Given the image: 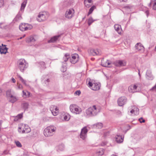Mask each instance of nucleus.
Masks as SVG:
<instances>
[{"label": "nucleus", "instance_id": "15", "mask_svg": "<svg viewBox=\"0 0 156 156\" xmlns=\"http://www.w3.org/2000/svg\"><path fill=\"white\" fill-rule=\"evenodd\" d=\"M78 55L75 54L72 55V58L70 59V62L72 64H75L78 61Z\"/></svg>", "mask_w": 156, "mask_h": 156}, {"label": "nucleus", "instance_id": "34", "mask_svg": "<svg viewBox=\"0 0 156 156\" xmlns=\"http://www.w3.org/2000/svg\"><path fill=\"white\" fill-rule=\"evenodd\" d=\"M19 77L20 78V80L21 81V82L24 84L25 86H28V85L26 83V81L24 80L21 76H19Z\"/></svg>", "mask_w": 156, "mask_h": 156}, {"label": "nucleus", "instance_id": "46", "mask_svg": "<svg viewBox=\"0 0 156 156\" xmlns=\"http://www.w3.org/2000/svg\"><path fill=\"white\" fill-rule=\"evenodd\" d=\"M16 116L19 119H21L23 117V113L19 114Z\"/></svg>", "mask_w": 156, "mask_h": 156}, {"label": "nucleus", "instance_id": "25", "mask_svg": "<svg viewBox=\"0 0 156 156\" xmlns=\"http://www.w3.org/2000/svg\"><path fill=\"white\" fill-rule=\"evenodd\" d=\"M29 104L27 102H24L21 104V107L24 110L27 109L29 107Z\"/></svg>", "mask_w": 156, "mask_h": 156}, {"label": "nucleus", "instance_id": "17", "mask_svg": "<svg viewBox=\"0 0 156 156\" xmlns=\"http://www.w3.org/2000/svg\"><path fill=\"white\" fill-rule=\"evenodd\" d=\"M146 78L148 80H152L154 77L152 75L151 71L150 70H147L146 74Z\"/></svg>", "mask_w": 156, "mask_h": 156}, {"label": "nucleus", "instance_id": "41", "mask_svg": "<svg viewBox=\"0 0 156 156\" xmlns=\"http://www.w3.org/2000/svg\"><path fill=\"white\" fill-rule=\"evenodd\" d=\"M4 5V0H0V8L3 6Z\"/></svg>", "mask_w": 156, "mask_h": 156}, {"label": "nucleus", "instance_id": "20", "mask_svg": "<svg viewBox=\"0 0 156 156\" xmlns=\"http://www.w3.org/2000/svg\"><path fill=\"white\" fill-rule=\"evenodd\" d=\"M114 28L115 30L119 34H120L122 32L121 26L118 24H115L114 25Z\"/></svg>", "mask_w": 156, "mask_h": 156}, {"label": "nucleus", "instance_id": "9", "mask_svg": "<svg viewBox=\"0 0 156 156\" xmlns=\"http://www.w3.org/2000/svg\"><path fill=\"white\" fill-rule=\"evenodd\" d=\"M113 64L116 66L120 67L126 66V62L124 60H118L114 61Z\"/></svg>", "mask_w": 156, "mask_h": 156}, {"label": "nucleus", "instance_id": "1", "mask_svg": "<svg viewBox=\"0 0 156 156\" xmlns=\"http://www.w3.org/2000/svg\"><path fill=\"white\" fill-rule=\"evenodd\" d=\"M100 111V109L98 107L94 105L86 110L84 113V116L87 118L95 116Z\"/></svg>", "mask_w": 156, "mask_h": 156}, {"label": "nucleus", "instance_id": "13", "mask_svg": "<svg viewBox=\"0 0 156 156\" xmlns=\"http://www.w3.org/2000/svg\"><path fill=\"white\" fill-rule=\"evenodd\" d=\"M126 98L125 97H121L118 100V103L119 106H122L126 102Z\"/></svg>", "mask_w": 156, "mask_h": 156}, {"label": "nucleus", "instance_id": "56", "mask_svg": "<svg viewBox=\"0 0 156 156\" xmlns=\"http://www.w3.org/2000/svg\"><path fill=\"white\" fill-rule=\"evenodd\" d=\"M54 110L56 111H58V108L57 107H56V106H55V109H54Z\"/></svg>", "mask_w": 156, "mask_h": 156}, {"label": "nucleus", "instance_id": "26", "mask_svg": "<svg viewBox=\"0 0 156 156\" xmlns=\"http://www.w3.org/2000/svg\"><path fill=\"white\" fill-rule=\"evenodd\" d=\"M27 0H24L23 2L21 4L20 10H23L27 3Z\"/></svg>", "mask_w": 156, "mask_h": 156}, {"label": "nucleus", "instance_id": "14", "mask_svg": "<svg viewBox=\"0 0 156 156\" xmlns=\"http://www.w3.org/2000/svg\"><path fill=\"white\" fill-rule=\"evenodd\" d=\"M136 49L141 52H143L144 51V48L142 44L140 43H137L135 46Z\"/></svg>", "mask_w": 156, "mask_h": 156}, {"label": "nucleus", "instance_id": "53", "mask_svg": "<svg viewBox=\"0 0 156 156\" xmlns=\"http://www.w3.org/2000/svg\"><path fill=\"white\" fill-rule=\"evenodd\" d=\"M50 80L49 79H47V80H45V83L47 84H48V83L49 82Z\"/></svg>", "mask_w": 156, "mask_h": 156}, {"label": "nucleus", "instance_id": "62", "mask_svg": "<svg viewBox=\"0 0 156 156\" xmlns=\"http://www.w3.org/2000/svg\"><path fill=\"white\" fill-rule=\"evenodd\" d=\"M138 74L139 75V76H140V71L139 69H138Z\"/></svg>", "mask_w": 156, "mask_h": 156}, {"label": "nucleus", "instance_id": "21", "mask_svg": "<svg viewBox=\"0 0 156 156\" xmlns=\"http://www.w3.org/2000/svg\"><path fill=\"white\" fill-rule=\"evenodd\" d=\"M60 36V35H58L57 36H55L51 38V39L48 41V43H52L56 41L58 38Z\"/></svg>", "mask_w": 156, "mask_h": 156}, {"label": "nucleus", "instance_id": "28", "mask_svg": "<svg viewBox=\"0 0 156 156\" xmlns=\"http://www.w3.org/2000/svg\"><path fill=\"white\" fill-rule=\"evenodd\" d=\"M70 117V115L69 114H65L64 117V119L66 121H68L69 120Z\"/></svg>", "mask_w": 156, "mask_h": 156}, {"label": "nucleus", "instance_id": "37", "mask_svg": "<svg viewBox=\"0 0 156 156\" xmlns=\"http://www.w3.org/2000/svg\"><path fill=\"white\" fill-rule=\"evenodd\" d=\"M15 143L17 147H22V145L19 141H16L15 142Z\"/></svg>", "mask_w": 156, "mask_h": 156}, {"label": "nucleus", "instance_id": "23", "mask_svg": "<svg viewBox=\"0 0 156 156\" xmlns=\"http://www.w3.org/2000/svg\"><path fill=\"white\" fill-rule=\"evenodd\" d=\"M18 99L15 96H13V95L11 96L9 98V101L10 102L13 103L16 102Z\"/></svg>", "mask_w": 156, "mask_h": 156}, {"label": "nucleus", "instance_id": "6", "mask_svg": "<svg viewBox=\"0 0 156 156\" xmlns=\"http://www.w3.org/2000/svg\"><path fill=\"white\" fill-rule=\"evenodd\" d=\"M32 26L27 23H22L19 26L20 30L23 31L27 30H30L32 28Z\"/></svg>", "mask_w": 156, "mask_h": 156}, {"label": "nucleus", "instance_id": "44", "mask_svg": "<svg viewBox=\"0 0 156 156\" xmlns=\"http://www.w3.org/2000/svg\"><path fill=\"white\" fill-rule=\"evenodd\" d=\"M150 90L153 91H156V83L155 85L150 89Z\"/></svg>", "mask_w": 156, "mask_h": 156}, {"label": "nucleus", "instance_id": "33", "mask_svg": "<svg viewBox=\"0 0 156 156\" xmlns=\"http://www.w3.org/2000/svg\"><path fill=\"white\" fill-rule=\"evenodd\" d=\"M21 19V15L20 13H18L17 15L16 16L14 19V20H15L16 21H17L18 20H20Z\"/></svg>", "mask_w": 156, "mask_h": 156}, {"label": "nucleus", "instance_id": "55", "mask_svg": "<svg viewBox=\"0 0 156 156\" xmlns=\"http://www.w3.org/2000/svg\"><path fill=\"white\" fill-rule=\"evenodd\" d=\"M19 119L18 118V117L16 116V117H15V118L14 119V121H17Z\"/></svg>", "mask_w": 156, "mask_h": 156}, {"label": "nucleus", "instance_id": "42", "mask_svg": "<svg viewBox=\"0 0 156 156\" xmlns=\"http://www.w3.org/2000/svg\"><path fill=\"white\" fill-rule=\"evenodd\" d=\"M138 120L141 123L144 122H145V120L143 118L141 117Z\"/></svg>", "mask_w": 156, "mask_h": 156}, {"label": "nucleus", "instance_id": "45", "mask_svg": "<svg viewBox=\"0 0 156 156\" xmlns=\"http://www.w3.org/2000/svg\"><path fill=\"white\" fill-rule=\"evenodd\" d=\"M92 1V0H85L84 1V4L86 5L87 3H91Z\"/></svg>", "mask_w": 156, "mask_h": 156}, {"label": "nucleus", "instance_id": "36", "mask_svg": "<svg viewBox=\"0 0 156 156\" xmlns=\"http://www.w3.org/2000/svg\"><path fill=\"white\" fill-rule=\"evenodd\" d=\"M94 89H93L94 90H98L100 89V87L99 85L97 83H94Z\"/></svg>", "mask_w": 156, "mask_h": 156}, {"label": "nucleus", "instance_id": "38", "mask_svg": "<svg viewBox=\"0 0 156 156\" xmlns=\"http://www.w3.org/2000/svg\"><path fill=\"white\" fill-rule=\"evenodd\" d=\"M39 64L40 65H41V66L43 68H45V64L44 62H39Z\"/></svg>", "mask_w": 156, "mask_h": 156}, {"label": "nucleus", "instance_id": "31", "mask_svg": "<svg viewBox=\"0 0 156 156\" xmlns=\"http://www.w3.org/2000/svg\"><path fill=\"white\" fill-rule=\"evenodd\" d=\"M96 20H93L92 17H90L88 20V25L89 26H90L92 23H93L94 21Z\"/></svg>", "mask_w": 156, "mask_h": 156}, {"label": "nucleus", "instance_id": "40", "mask_svg": "<svg viewBox=\"0 0 156 156\" xmlns=\"http://www.w3.org/2000/svg\"><path fill=\"white\" fill-rule=\"evenodd\" d=\"M51 113L54 116H56L58 114L59 111H56L54 110Z\"/></svg>", "mask_w": 156, "mask_h": 156}, {"label": "nucleus", "instance_id": "3", "mask_svg": "<svg viewBox=\"0 0 156 156\" xmlns=\"http://www.w3.org/2000/svg\"><path fill=\"white\" fill-rule=\"evenodd\" d=\"M17 66L20 71L23 72L28 67V64L24 59H21L18 61Z\"/></svg>", "mask_w": 156, "mask_h": 156}, {"label": "nucleus", "instance_id": "59", "mask_svg": "<svg viewBox=\"0 0 156 156\" xmlns=\"http://www.w3.org/2000/svg\"><path fill=\"white\" fill-rule=\"evenodd\" d=\"M88 3H87V4H86V5H85V6L87 7H89V6H90V5H89L88 4Z\"/></svg>", "mask_w": 156, "mask_h": 156}, {"label": "nucleus", "instance_id": "22", "mask_svg": "<svg viewBox=\"0 0 156 156\" xmlns=\"http://www.w3.org/2000/svg\"><path fill=\"white\" fill-rule=\"evenodd\" d=\"M35 41L36 40L34 38V37L32 36H30L27 38L26 39L27 42L28 43H31L32 44H34V43Z\"/></svg>", "mask_w": 156, "mask_h": 156}, {"label": "nucleus", "instance_id": "52", "mask_svg": "<svg viewBox=\"0 0 156 156\" xmlns=\"http://www.w3.org/2000/svg\"><path fill=\"white\" fill-rule=\"evenodd\" d=\"M18 88L20 89H22L23 86H22V85L21 84H19L18 85Z\"/></svg>", "mask_w": 156, "mask_h": 156}, {"label": "nucleus", "instance_id": "35", "mask_svg": "<svg viewBox=\"0 0 156 156\" xmlns=\"http://www.w3.org/2000/svg\"><path fill=\"white\" fill-rule=\"evenodd\" d=\"M104 150L102 148H100L97 152V154L98 155H101L104 154Z\"/></svg>", "mask_w": 156, "mask_h": 156}, {"label": "nucleus", "instance_id": "29", "mask_svg": "<svg viewBox=\"0 0 156 156\" xmlns=\"http://www.w3.org/2000/svg\"><path fill=\"white\" fill-rule=\"evenodd\" d=\"M96 8V6L95 5H93L89 9V11L88 13V16H89L90 14H91L94 9H95Z\"/></svg>", "mask_w": 156, "mask_h": 156}, {"label": "nucleus", "instance_id": "8", "mask_svg": "<svg viewBox=\"0 0 156 156\" xmlns=\"http://www.w3.org/2000/svg\"><path fill=\"white\" fill-rule=\"evenodd\" d=\"M89 54L91 55H99L101 54V51L98 49H90L88 51Z\"/></svg>", "mask_w": 156, "mask_h": 156}, {"label": "nucleus", "instance_id": "24", "mask_svg": "<svg viewBox=\"0 0 156 156\" xmlns=\"http://www.w3.org/2000/svg\"><path fill=\"white\" fill-rule=\"evenodd\" d=\"M132 114L133 113L135 115H137L139 113V109L136 107H134V109L130 111Z\"/></svg>", "mask_w": 156, "mask_h": 156}, {"label": "nucleus", "instance_id": "43", "mask_svg": "<svg viewBox=\"0 0 156 156\" xmlns=\"http://www.w3.org/2000/svg\"><path fill=\"white\" fill-rule=\"evenodd\" d=\"M55 105H51L50 107V111H51V112H52L53 111H54V109H55Z\"/></svg>", "mask_w": 156, "mask_h": 156}, {"label": "nucleus", "instance_id": "27", "mask_svg": "<svg viewBox=\"0 0 156 156\" xmlns=\"http://www.w3.org/2000/svg\"><path fill=\"white\" fill-rule=\"evenodd\" d=\"M64 145L63 144H62L58 145L57 147V149L60 151H62L64 149Z\"/></svg>", "mask_w": 156, "mask_h": 156}, {"label": "nucleus", "instance_id": "2", "mask_svg": "<svg viewBox=\"0 0 156 156\" xmlns=\"http://www.w3.org/2000/svg\"><path fill=\"white\" fill-rule=\"evenodd\" d=\"M56 128L53 126L47 127L44 129V134L46 137L52 136L55 133Z\"/></svg>", "mask_w": 156, "mask_h": 156}, {"label": "nucleus", "instance_id": "60", "mask_svg": "<svg viewBox=\"0 0 156 156\" xmlns=\"http://www.w3.org/2000/svg\"><path fill=\"white\" fill-rule=\"evenodd\" d=\"M30 93L29 92L27 91V95H28L29 97L30 96Z\"/></svg>", "mask_w": 156, "mask_h": 156}, {"label": "nucleus", "instance_id": "7", "mask_svg": "<svg viewBox=\"0 0 156 156\" xmlns=\"http://www.w3.org/2000/svg\"><path fill=\"white\" fill-rule=\"evenodd\" d=\"M74 12V10L73 9H67L65 12V16L68 19H71L73 17Z\"/></svg>", "mask_w": 156, "mask_h": 156}, {"label": "nucleus", "instance_id": "57", "mask_svg": "<svg viewBox=\"0 0 156 156\" xmlns=\"http://www.w3.org/2000/svg\"><path fill=\"white\" fill-rule=\"evenodd\" d=\"M8 153V152L7 151H4L3 152V154H7Z\"/></svg>", "mask_w": 156, "mask_h": 156}, {"label": "nucleus", "instance_id": "58", "mask_svg": "<svg viewBox=\"0 0 156 156\" xmlns=\"http://www.w3.org/2000/svg\"><path fill=\"white\" fill-rule=\"evenodd\" d=\"M12 81L13 83H15L16 80H15V79L13 78H12Z\"/></svg>", "mask_w": 156, "mask_h": 156}, {"label": "nucleus", "instance_id": "63", "mask_svg": "<svg viewBox=\"0 0 156 156\" xmlns=\"http://www.w3.org/2000/svg\"><path fill=\"white\" fill-rule=\"evenodd\" d=\"M2 120H0V126L1 125L2 123Z\"/></svg>", "mask_w": 156, "mask_h": 156}, {"label": "nucleus", "instance_id": "18", "mask_svg": "<svg viewBox=\"0 0 156 156\" xmlns=\"http://www.w3.org/2000/svg\"><path fill=\"white\" fill-rule=\"evenodd\" d=\"M137 86L134 85L133 86H131L129 88V91L131 93H134L137 92Z\"/></svg>", "mask_w": 156, "mask_h": 156}, {"label": "nucleus", "instance_id": "47", "mask_svg": "<svg viewBox=\"0 0 156 156\" xmlns=\"http://www.w3.org/2000/svg\"><path fill=\"white\" fill-rule=\"evenodd\" d=\"M132 8L129 6H126L124 7V9L126 10H129Z\"/></svg>", "mask_w": 156, "mask_h": 156}, {"label": "nucleus", "instance_id": "49", "mask_svg": "<svg viewBox=\"0 0 156 156\" xmlns=\"http://www.w3.org/2000/svg\"><path fill=\"white\" fill-rule=\"evenodd\" d=\"M153 9L154 10H156V2H154L153 4Z\"/></svg>", "mask_w": 156, "mask_h": 156}, {"label": "nucleus", "instance_id": "19", "mask_svg": "<svg viewBox=\"0 0 156 156\" xmlns=\"http://www.w3.org/2000/svg\"><path fill=\"white\" fill-rule=\"evenodd\" d=\"M115 140L118 143L122 142L123 140V137L120 135H117L115 137Z\"/></svg>", "mask_w": 156, "mask_h": 156}, {"label": "nucleus", "instance_id": "30", "mask_svg": "<svg viewBox=\"0 0 156 156\" xmlns=\"http://www.w3.org/2000/svg\"><path fill=\"white\" fill-rule=\"evenodd\" d=\"M13 94L11 93V90H8L6 91V95L8 98H9Z\"/></svg>", "mask_w": 156, "mask_h": 156}, {"label": "nucleus", "instance_id": "32", "mask_svg": "<svg viewBox=\"0 0 156 156\" xmlns=\"http://www.w3.org/2000/svg\"><path fill=\"white\" fill-rule=\"evenodd\" d=\"M95 126L98 129L101 128L103 126V124L101 123H98L94 125V126Z\"/></svg>", "mask_w": 156, "mask_h": 156}, {"label": "nucleus", "instance_id": "16", "mask_svg": "<svg viewBox=\"0 0 156 156\" xmlns=\"http://www.w3.org/2000/svg\"><path fill=\"white\" fill-rule=\"evenodd\" d=\"M8 48L6 47V46L2 44V46H0V53L1 54H5L7 52Z\"/></svg>", "mask_w": 156, "mask_h": 156}, {"label": "nucleus", "instance_id": "5", "mask_svg": "<svg viewBox=\"0 0 156 156\" xmlns=\"http://www.w3.org/2000/svg\"><path fill=\"white\" fill-rule=\"evenodd\" d=\"M70 111L73 113L79 114L82 112L81 109L75 104L71 105L70 106Z\"/></svg>", "mask_w": 156, "mask_h": 156}, {"label": "nucleus", "instance_id": "61", "mask_svg": "<svg viewBox=\"0 0 156 156\" xmlns=\"http://www.w3.org/2000/svg\"><path fill=\"white\" fill-rule=\"evenodd\" d=\"M127 0H120L121 2H126Z\"/></svg>", "mask_w": 156, "mask_h": 156}, {"label": "nucleus", "instance_id": "39", "mask_svg": "<svg viewBox=\"0 0 156 156\" xmlns=\"http://www.w3.org/2000/svg\"><path fill=\"white\" fill-rule=\"evenodd\" d=\"M110 64V62L108 61H107L105 64H103L102 66L104 67H108V66Z\"/></svg>", "mask_w": 156, "mask_h": 156}, {"label": "nucleus", "instance_id": "64", "mask_svg": "<svg viewBox=\"0 0 156 156\" xmlns=\"http://www.w3.org/2000/svg\"><path fill=\"white\" fill-rule=\"evenodd\" d=\"M3 23H0V27L1 28H2V27L1 26V25Z\"/></svg>", "mask_w": 156, "mask_h": 156}, {"label": "nucleus", "instance_id": "54", "mask_svg": "<svg viewBox=\"0 0 156 156\" xmlns=\"http://www.w3.org/2000/svg\"><path fill=\"white\" fill-rule=\"evenodd\" d=\"M145 13L146 14L147 16V17L149 14V11L148 10H147L145 11Z\"/></svg>", "mask_w": 156, "mask_h": 156}, {"label": "nucleus", "instance_id": "4", "mask_svg": "<svg viewBox=\"0 0 156 156\" xmlns=\"http://www.w3.org/2000/svg\"><path fill=\"white\" fill-rule=\"evenodd\" d=\"M19 127L18 129V131L19 133H21L20 130L22 129V133H28L31 131V129L28 126L23 123H20L19 125Z\"/></svg>", "mask_w": 156, "mask_h": 156}, {"label": "nucleus", "instance_id": "48", "mask_svg": "<svg viewBox=\"0 0 156 156\" xmlns=\"http://www.w3.org/2000/svg\"><path fill=\"white\" fill-rule=\"evenodd\" d=\"M23 97H24V96H25V97H29L28 95H27V92H24V90H23Z\"/></svg>", "mask_w": 156, "mask_h": 156}, {"label": "nucleus", "instance_id": "12", "mask_svg": "<svg viewBox=\"0 0 156 156\" xmlns=\"http://www.w3.org/2000/svg\"><path fill=\"white\" fill-rule=\"evenodd\" d=\"M88 130L86 127H84L81 130L80 137L81 138L84 140L87 136V134Z\"/></svg>", "mask_w": 156, "mask_h": 156}, {"label": "nucleus", "instance_id": "11", "mask_svg": "<svg viewBox=\"0 0 156 156\" xmlns=\"http://www.w3.org/2000/svg\"><path fill=\"white\" fill-rule=\"evenodd\" d=\"M69 58V55L68 53H66L64 57H63V61L62 62V68H64V69L63 70H62L63 72H64L66 71V69H65L66 68V64L65 63L67 61L68 59Z\"/></svg>", "mask_w": 156, "mask_h": 156}, {"label": "nucleus", "instance_id": "51", "mask_svg": "<svg viewBox=\"0 0 156 156\" xmlns=\"http://www.w3.org/2000/svg\"><path fill=\"white\" fill-rule=\"evenodd\" d=\"M81 93V92L80 90H77L75 92V94H76L78 95H79Z\"/></svg>", "mask_w": 156, "mask_h": 156}, {"label": "nucleus", "instance_id": "50", "mask_svg": "<svg viewBox=\"0 0 156 156\" xmlns=\"http://www.w3.org/2000/svg\"><path fill=\"white\" fill-rule=\"evenodd\" d=\"M88 84L89 87H92L93 86H94V84H93L92 82L89 81L88 83Z\"/></svg>", "mask_w": 156, "mask_h": 156}, {"label": "nucleus", "instance_id": "10", "mask_svg": "<svg viewBox=\"0 0 156 156\" xmlns=\"http://www.w3.org/2000/svg\"><path fill=\"white\" fill-rule=\"evenodd\" d=\"M47 17L48 16L44 12L40 13L37 19L38 21L41 22L46 20Z\"/></svg>", "mask_w": 156, "mask_h": 156}]
</instances>
